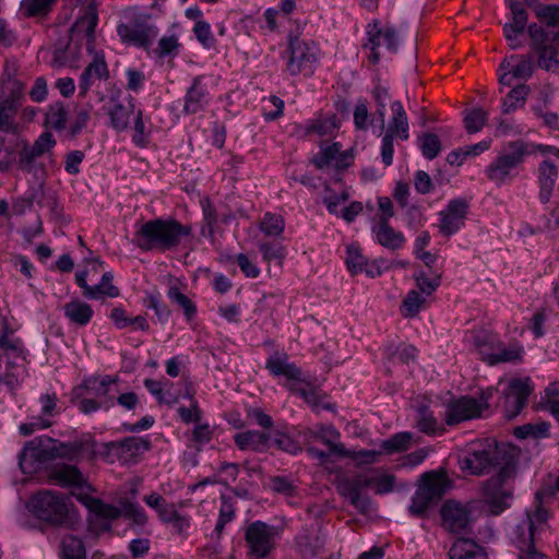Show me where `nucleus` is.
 <instances>
[{"label":"nucleus","mask_w":559,"mask_h":559,"mask_svg":"<svg viewBox=\"0 0 559 559\" xmlns=\"http://www.w3.org/2000/svg\"><path fill=\"white\" fill-rule=\"evenodd\" d=\"M462 471L471 475L489 473L492 467L498 468L497 475L489 478L484 485V502L492 515H498L511 506L513 487L510 481L516 471V461L513 453L496 443H475L472 449L459 460Z\"/></svg>","instance_id":"nucleus-1"},{"label":"nucleus","mask_w":559,"mask_h":559,"mask_svg":"<svg viewBox=\"0 0 559 559\" xmlns=\"http://www.w3.org/2000/svg\"><path fill=\"white\" fill-rule=\"evenodd\" d=\"M559 495V473L548 475L543 488L536 492V507L534 511H527L512 532V540L519 549V559H544L534 545L535 535L545 531L548 526L549 513L547 506L552 503Z\"/></svg>","instance_id":"nucleus-2"},{"label":"nucleus","mask_w":559,"mask_h":559,"mask_svg":"<svg viewBox=\"0 0 559 559\" xmlns=\"http://www.w3.org/2000/svg\"><path fill=\"white\" fill-rule=\"evenodd\" d=\"M394 486L395 477L392 474L376 469L352 477L343 476L336 483L338 493L360 513H368L371 509V500L364 492L365 489L371 487L377 495H384L393 491Z\"/></svg>","instance_id":"nucleus-3"},{"label":"nucleus","mask_w":559,"mask_h":559,"mask_svg":"<svg viewBox=\"0 0 559 559\" xmlns=\"http://www.w3.org/2000/svg\"><path fill=\"white\" fill-rule=\"evenodd\" d=\"M191 227L175 219H153L142 224L135 233L134 243L143 250H170L189 236Z\"/></svg>","instance_id":"nucleus-4"},{"label":"nucleus","mask_w":559,"mask_h":559,"mask_svg":"<svg viewBox=\"0 0 559 559\" xmlns=\"http://www.w3.org/2000/svg\"><path fill=\"white\" fill-rule=\"evenodd\" d=\"M28 507L35 516L56 525L73 526L78 521L75 510L69 508L62 496L51 491L38 492Z\"/></svg>","instance_id":"nucleus-5"},{"label":"nucleus","mask_w":559,"mask_h":559,"mask_svg":"<svg viewBox=\"0 0 559 559\" xmlns=\"http://www.w3.org/2000/svg\"><path fill=\"white\" fill-rule=\"evenodd\" d=\"M527 153V144L524 141L509 142L486 167V177L498 187L511 181L512 173L524 162Z\"/></svg>","instance_id":"nucleus-6"},{"label":"nucleus","mask_w":559,"mask_h":559,"mask_svg":"<svg viewBox=\"0 0 559 559\" xmlns=\"http://www.w3.org/2000/svg\"><path fill=\"white\" fill-rule=\"evenodd\" d=\"M532 50L536 53V64L542 70L559 73V31H546L532 23L527 26Z\"/></svg>","instance_id":"nucleus-7"},{"label":"nucleus","mask_w":559,"mask_h":559,"mask_svg":"<svg viewBox=\"0 0 559 559\" xmlns=\"http://www.w3.org/2000/svg\"><path fill=\"white\" fill-rule=\"evenodd\" d=\"M26 354L20 338H0V383L10 388L19 384L25 373Z\"/></svg>","instance_id":"nucleus-8"},{"label":"nucleus","mask_w":559,"mask_h":559,"mask_svg":"<svg viewBox=\"0 0 559 559\" xmlns=\"http://www.w3.org/2000/svg\"><path fill=\"white\" fill-rule=\"evenodd\" d=\"M281 530L262 521L251 523L245 534L249 556L252 559H263L275 548Z\"/></svg>","instance_id":"nucleus-9"},{"label":"nucleus","mask_w":559,"mask_h":559,"mask_svg":"<svg viewBox=\"0 0 559 559\" xmlns=\"http://www.w3.org/2000/svg\"><path fill=\"white\" fill-rule=\"evenodd\" d=\"M392 118L389 120L385 133L381 143V158L383 164L388 167L393 163L394 138L406 141L409 138L408 133V119L406 111L400 100L391 104Z\"/></svg>","instance_id":"nucleus-10"},{"label":"nucleus","mask_w":559,"mask_h":559,"mask_svg":"<svg viewBox=\"0 0 559 559\" xmlns=\"http://www.w3.org/2000/svg\"><path fill=\"white\" fill-rule=\"evenodd\" d=\"M492 396V389L483 392L480 400L462 396L447 404L444 420L447 425L454 426L465 420L479 417L488 408L487 401Z\"/></svg>","instance_id":"nucleus-11"},{"label":"nucleus","mask_w":559,"mask_h":559,"mask_svg":"<svg viewBox=\"0 0 559 559\" xmlns=\"http://www.w3.org/2000/svg\"><path fill=\"white\" fill-rule=\"evenodd\" d=\"M151 441L142 437H127L120 441L104 445V456L109 462L119 461L122 464H134L148 451Z\"/></svg>","instance_id":"nucleus-12"},{"label":"nucleus","mask_w":559,"mask_h":559,"mask_svg":"<svg viewBox=\"0 0 559 559\" xmlns=\"http://www.w3.org/2000/svg\"><path fill=\"white\" fill-rule=\"evenodd\" d=\"M289 58L286 70L290 75H298L302 72H311L317 62V47L307 43L297 36H289L288 40Z\"/></svg>","instance_id":"nucleus-13"},{"label":"nucleus","mask_w":559,"mask_h":559,"mask_svg":"<svg viewBox=\"0 0 559 559\" xmlns=\"http://www.w3.org/2000/svg\"><path fill=\"white\" fill-rule=\"evenodd\" d=\"M442 526L450 533H468L473 525L471 509L455 500H448L440 510Z\"/></svg>","instance_id":"nucleus-14"},{"label":"nucleus","mask_w":559,"mask_h":559,"mask_svg":"<svg viewBox=\"0 0 559 559\" xmlns=\"http://www.w3.org/2000/svg\"><path fill=\"white\" fill-rule=\"evenodd\" d=\"M87 507L97 515L109 520L123 515L132 519L139 525H143L147 520L143 509L138 503L128 500L121 501L120 507H116L90 498Z\"/></svg>","instance_id":"nucleus-15"},{"label":"nucleus","mask_w":559,"mask_h":559,"mask_svg":"<svg viewBox=\"0 0 559 559\" xmlns=\"http://www.w3.org/2000/svg\"><path fill=\"white\" fill-rule=\"evenodd\" d=\"M532 391L533 384L530 378H515L509 382L503 397L504 415L507 418L512 419L519 415Z\"/></svg>","instance_id":"nucleus-16"},{"label":"nucleus","mask_w":559,"mask_h":559,"mask_svg":"<svg viewBox=\"0 0 559 559\" xmlns=\"http://www.w3.org/2000/svg\"><path fill=\"white\" fill-rule=\"evenodd\" d=\"M534 72V63L528 55H512L504 58L499 67V83L510 86L513 80H528Z\"/></svg>","instance_id":"nucleus-17"},{"label":"nucleus","mask_w":559,"mask_h":559,"mask_svg":"<svg viewBox=\"0 0 559 559\" xmlns=\"http://www.w3.org/2000/svg\"><path fill=\"white\" fill-rule=\"evenodd\" d=\"M468 204L463 199L451 200L439 213V231L447 237L457 233L465 224Z\"/></svg>","instance_id":"nucleus-18"},{"label":"nucleus","mask_w":559,"mask_h":559,"mask_svg":"<svg viewBox=\"0 0 559 559\" xmlns=\"http://www.w3.org/2000/svg\"><path fill=\"white\" fill-rule=\"evenodd\" d=\"M51 451L40 441L34 439L24 445L19 455V465L24 474L32 475L51 461Z\"/></svg>","instance_id":"nucleus-19"},{"label":"nucleus","mask_w":559,"mask_h":559,"mask_svg":"<svg viewBox=\"0 0 559 559\" xmlns=\"http://www.w3.org/2000/svg\"><path fill=\"white\" fill-rule=\"evenodd\" d=\"M117 33L123 43H129L138 47H145L151 44L157 35V29L147 24L142 17H136L130 23L119 24Z\"/></svg>","instance_id":"nucleus-20"},{"label":"nucleus","mask_w":559,"mask_h":559,"mask_svg":"<svg viewBox=\"0 0 559 559\" xmlns=\"http://www.w3.org/2000/svg\"><path fill=\"white\" fill-rule=\"evenodd\" d=\"M353 162V155L349 151H342L340 143L321 144L320 152L313 157L312 163L319 169L347 168Z\"/></svg>","instance_id":"nucleus-21"},{"label":"nucleus","mask_w":559,"mask_h":559,"mask_svg":"<svg viewBox=\"0 0 559 559\" xmlns=\"http://www.w3.org/2000/svg\"><path fill=\"white\" fill-rule=\"evenodd\" d=\"M97 8L96 2L93 0L86 8L84 15L79 17L71 28L72 38L84 39L87 50H93V43L95 37V27L97 25Z\"/></svg>","instance_id":"nucleus-22"},{"label":"nucleus","mask_w":559,"mask_h":559,"mask_svg":"<svg viewBox=\"0 0 559 559\" xmlns=\"http://www.w3.org/2000/svg\"><path fill=\"white\" fill-rule=\"evenodd\" d=\"M87 271H80L75 274L76 284L83 288V294L90 299H99L102 297H117L119 289L112 285V274L105 272L97 285L90 286L86 283Z\"/></svg>","instance_id":"nucleus-23"},{"label":"nucleus","mask_w":559,"mask_h":559,"mask_svg":"<svg viewBox=\"0 0 559 559\" xmlns=\"http://www.w3.org/2000/svg\"><path fill=\"white\" fill-rule=\"evenodd\" d=\"M450 486L451 481L445 473L431 471L421 475L418 488L437 502L448 491Z\"/></svg>","instance_id":"nucleus-24"},{"label":"nucleus","mask_w":559,"mask_h":559,"mask_svg":"<svg viewBox=\"0 0 559 559\" xmlns=\"http://www.w3.org/2000/svg\"><path fill=\"white\" fill-rule=\"evenodd\" d=\"M450 486L451 481L445 473L431 471L421 475L418 488L437 502L448 491Z\"/></svg>","instance_id":"nucleus-25"},{"label":"nucleus","mask_w":559,"mask_h":559,"mask_svg":"<svg viewBox=\"0 0 559 559\" xmlns=\"http://www.w3.org/2000/svg\"><path fill=\"white\" fill-rule=\"evenodd\" d=\"M209 93L203 76H195L185 96L183 111L189 115L203 110L207 104Z\"/></svg>","instance_id":"nucleus-26"},{"label":"nucleus","mask_w":559,"mask_h":559,"mask_svg":"<svg viewBox=\"0 0 559 559\" xmlns=\"http://www.w3.org/2000/svg\"><path fill=\"white\" fill-rule=\"evenodd\" d=\"M557 178V166L549 159L543 160L538 166V198L542 203L550 201Z\"/></svg>","instance_id":"nucleus-27"},{"label":"nucleus","mask_w":559,"mask_h":559,"mask_svg":"<svg viewBox=\"0 0 559 559\" xmlns=\"http://www.w3.org/2000/svg\"><path fill=\"white\" fill-rule=\"evenodd\" d=\"M265 368L276 377H285L287 380H298L300 378V370L295 364L289 362L288 356L284 352H275L272 354L266 362Z\"/></svg>","instance_id":"nucleus-28"},{"label":"nucleus","mask_w":559,"mask_h":559,"mask_svg":"<svg viewBox=\"0 0 559 559\" xmlns=\"http://www.w3.org/2000/svg\"><path fill=\"white\" fill-rule=\"evenodd\" d=\"M450 559H488L485 549L471 538H457L449 550Z\"/></svg>","instance_id":"nucleus-29"},{"label":"nucleus","mask_w":559,"mask_h":559,"mask_svg":"<svg viewBox=\"0 0 559 559\" xmlns=\"http://www.w3.org/2000/svg\"><path fill=\"white\" fill-rule=\"evenodd\" d=\"M234 440L236 445L242 451L264 452L269 448L271 437L269 433L259 430H247L236 433Z\"/></svg>","instance_id":"nucleus-30"},{"label":"nucleus","mask_w":559,"mask_h":559,"mask_svg":"<svg viewBox=\"0 0 559 559\" xmlns=\"http://www.w3.org/2000/svg\"><path fill=\"white\" fill-rule=\"evenodd\" d=\"M49 478L63 487H82L85 484L82 473L74 465H56L50 471Z\"/></svg>","instance_id":"nucleus-31"},{"label":"nucleus","mask_w":559,"mask_h":559,"mask_svg":"<svg viewBox=\"0 0 559 559\" xmlns=\"http://www.w3.org/2000/svg\"><path fill=\"white\" fill-rule=\"evenodd\" d=\"M49 448L51 451V460L62 457L73 461L81 457L83 453L93 451L92 444L83 440H76L69 443H59Z\"/></svg>","instance_id":"nucleus-32"},{"label":"nucleus","mask_w":559,"mask_h":559,"mask_svg":"<svg viewBox=\"0 0 559 559\" xmlns=\"http://www.w3.org/2000/svg\"><path fill=\"white\" fill-rule=\"evenodd\" d=\"M372 231L376 235L377 241L390 250H396L405 242L404 235L394 230L389 225V222H379L377 226L372 227Z\"/></svg>","instance_id":"nucleus-33"},{"label":"nucleus","mask_w":559,"mask_h":559,"mask_svg":"<svg viewBox=\"0 0 559 559\" xmlns=\"http://www.w3.org/2000/svg\"><path fill=\"white\" fill-rule=\"evenodd\" d=\"M63 312L66 318L71 323L79 326L86 325L94 314L92 307L88 304L81 301L79 299H73L67 302L63 306Z\"/></svg>","instance_id":"nucleus-34"},{"label":"nucleus","mask_w":559,"mask_h":559,"mask_svg":"<svg viewBox=\"0 0 559 559\" xmlns=\"http://www.w3.org/2000/svg\"><path fill=\"white\" fill-rule=\"evenodd\" d=\"M144 385L159 404L174 405L180 400V395L171 391L173 384L169 381L146 379Z\"/></svg>","instance_id":"nucleus-35"},{"label":"nucleus","mask_w":559,"mask_h":559,"mask_svg":"<svg viewBox=\"0 0 559 559\" xmlns=\"http://www.w3.org/2000/svg\"><path fill=\"white\" fill-rule=\"evenodd\" d=\"M61 559H87L83 540L73 534H66L60 540Z\"/></svg>","instance_id":"nucleus-36"},{"label":"nucleus","mask_w":559,"mask_h":559,"mask_svg":"<svg viewBox=\"0 0 559 559\" xmlns=\"http://www.w3.org/2000/svg\"><path fill=\"white\" fill-rule=\"evenodd\" d=\"M442 272L439 270H418L414 273L416 286L421 294L431 295L441 284Z\"/></svg>","instance_id":"nucleus-37"},{"label":"nucleus","mask_w":559,"mask_h":559,"mask_svg":"<svg viewBox=\"0 0 559 559\" xmlns=\"http://www.w3.org/2000/svg\"><path fill=\"white\" fill-rule=\"evenodd\" d=\"M134 112L135 106L132 98L128 99L127 104L116 103L108 112L112 128L118 131L126 130L130 122V116Z\"/></svg>","instance_id":"nucleus-38"},{"label":"nucleus","mask_w":559,"mask_h":559,"mask_svg":"<svg viewBox=\"0 0 559 559\" xmlns=\"http://www.w3.org/2000/svg\"><path fill=\"white\" fill-rule=\"evenodd\" d=\"M298 551L304 559L316 558L324 546V538L319 533L313 535H300L297 538Z\"/></svg>","instance_id":"nucleus-39"},{"label":"nucleus","mask_w":559,"mask_h":559,"mask_svg":"<svg viewBox=\"0 0 559 559\" xmlns=\"http://www.w3.org/2000/svg\"><path fill=\"white\" fill-rule=\"evenodd\" d=\"M16 112V106L0 102V132L19 134L23 130V126L15 119Z\"/></svg>","instance_id":"nucleus-40"},{"label":"nucleus","mask_w":559,"mask_h":559,"mask_svg":"<svg viewBox=\"0 0 559 559\" xmlns=\"http://www.w3.org/2000/svg\"><path fill=\"white\" fill-rule=\"evenodd\" d=\"M68 117V107L61 102H56L49 105L45 115V123L56 131H61L66 128Z\"/></svg>","instance_id":"nucleus-41"},{"label":"nucleus","mask_w":559,"mask_h":559,"mask_svg":"<svg viewBox=\"0 0 559 559\" xmlns=\"http://www.w3.org/2000/svg\"><path fill=\"white\" fill-rule=\"evenodd\" d=\"M24 94V84L14 78H8L2 81L0 87V102L7 105H19V100Z\"/></svg>","instance_id":"nucleus-42"},{"label":"nucleus","mask_w":559,"mask_h":559,"mask_svg":"<svg viewBox=\"0 0 559 559\" xmlns=\"http://www.w3.org/2000/svg\"><path fill=\"white\" fill-rule=\"evenodd\" d=\"M528 92L530 87L527 85H519L512 88L502 102V112L510 114L518 108L523 107Z\"/></svg>","instance_id":"nucleus-43"},{"label":"nucleus","mask_w":559,"mask_h":559,"mask_svg":"<svg viewBox=\"0 0 559 559\" xmlns=\"http://www.w3.org/2000/svg\"><path fill=\"white\" fill-rule=\"evenodd\" d=\"M259 227L267 237H280L285 229V221L282 215L265 213L260 221Z\"/></svg>","instance_id":"nucleus-44"},{"label":"nucleus","mask_w":559,"mask_h":559,"mask_svg":"<svg viewBox=\"0 0 559 559\" xmlns=\"http://www.w3.org/2000/svg\"><path fill=\"white\" fill-rule=\"evenodd\" d=\"M115 382H116V380L108 376L104 377L102 379L90 378L83 382L82 386H80L75 390V394L78 396H80L83 394V393H81V391L86 390L87 395H90V394H94L96 396L106 395L108 392V386Z\"/></svg>","instance_id":"nucleus-45"},{"label":"nucleus","mask_w":559,"mask_h":559,"mask_svg":"<svg viewBox=\"0 0 559 559\" xmlns=\"http://www.w3.org/2000/svg\"><path fill=\"white\" fill-rule=\"evenodd\" d=\"M426 298L418 290L412 289L407 293L401 305V313L404 318H414L423 309Z\"/></svg>","instance_id":"nucleus-46"},{"label":"nucleus","mask_w":559,"mask_h":559,"mask_svg":"<svg viewBox=\"0 0 559 559\" xmlns=\"http://www.w3.org/2000/svg\"><path fill=\"white\" fill-rule=\"evenodd\" d=\"M413 435L411 432H399L390 439L383 440L380 444L383 453L393 454L405 451L409 448Z\"/></svg>","instance_id":"nucleus-47"},{"label":"nucleus","mask_w":559,"mask_h":559,"mask_svg":"<svg viewBox=\"0 0 559 559\" xmlns=\"http://www.w3.org/2000/svg\"><path fill=\"white\" fill-rule=\"evenodd\" d=\"M39 154H37L31 145L24 143L22 150L20 151L17 167L23 173L36 174L39 168L37 164V158H39Z\"/></svg>","instance_id":"nucleus-48"},{"label":"nucleus","mask_w":559,"mask_h":559,"mask_svg":"<svg viewBox=\"0 0 559 559\" xmlns=\"http://www.w3.org/2000/svg\"><path fill=\"white\" fill-rule=\"evenodd\" d=\"M337 128L335 116H326L323 118L316 119L307 124V134H317L319 136L331 135Z\"/></svg>","instance_id":"nucleus-49"},{"label":"nucleus","mask_w":559,"mask_h":559,"mask_svg":"<svg viewBox=\"0 0 559 559\" xmlns=\"http://www.w3.org/2000/svg\"><path fill=\"white\" fill-rule=\"evenodd\" d=\"M52 2L53 0H22L20 12L27 17L45 15L50 11Z\"/></svg>","instance_id":"nucleus-50"},{"label":"nucleus","mask_w":559,"mask_h":559,"mask_svg":"<svg viewBox=\"0 0 559 559\" xmlns=\"http://www.w3.org/2000/svg\"><path fill=\"white\" fill-rule=\"evenodd\" d=\"M549 432V424L543 421L538 424H525L514 428L513 435L519 439L544 438Z\"/></svg>","instance_id":"nucleus-51"},{"label":"nucleus","mask_w":559,"mask_h":559,"mask_svg":"<svg viewBox=\"0 0 559 559\" xmlns=\"http://www.w3.org/2000/svg\"><path fill=\"white\" fill-rule=\"evenodd\" d=\"M388 356L392 362L409 365L416 360L417 349L413 345L401 344L394 348L389 347Z\"/></svg>","instance_id":"nucleus-52"},{"label":"nucleus","mask_w":559,"mask_h":559,"mask_svg":"<svg viewBox=\"0 0 559 559\" xmlns=\"http://www.w3.org/2000/svg\"><path fill=\"white\" fill-rule=\"evenodd\" d=\"M496 346L497 348L493 353L490 365H496L499 362H510L521 359L522 348L518 346L504 347L498 338Z\"/></svg>","instance_id":"nucleus-53"},{"label":"nucleus","mask_w":559,"mask_h":559,"mask_svg":"<svg viewBox=\"0 0 559 559\" xmlns=\"http://www.w3.org/2000/svg\"><path fill=\"white\" fill-rule=\"evenodd\" d=\"M418 143L423 155L428 159L436 158L441 150V142L435 133L421 134L418 136Z\"/></svg>","instance_id":"nucleus-54"},{"label":"nucleus","mask_w":559,"mask_h":559,"mask_svg":"<svg viewBox=\"0 0 559 559\" xmlns=\"http://www.w3.org/2000/svg\"><path fill=\"white\" fill-rule=\"evenodd\" d=\"M436 503L430 496L425 493L423 490L417 488L415 491L412 503L409 506V512L415 516H423L426 512Z\"/></svg>","instance_id":"nucleus-55"},{"label":"nucleus","mask_w":559,"mask_h":559,"mask_svg":"<svg viewBox=\"0 0 559 559\" xmlns=\"http://www.w3.org/2000/svg\"><path fill=\"white\" fill-rule=\"evenodd\" d=\"M488 114L481 108H474L465 112L464 123L468 133H476L483 129Z\"/></svg>","instance_id":"nucleus-56"},{"label":"nucleus","mask_w":559,"mask_h":559,"mask_svg":"<svg viewBox=\"0 0 559 559\" xmlns=\"http://www.w3.org/2000/svg\"><path fill=\"white\" fill-rule=\"evenodd\" d=\"M167 296L171 301L176 302L182 308L188 320H191L195 316L197 308L194 304L185 294H182L178 287H170L168 289Z\"/></svg>","instance_id":"nucleus-57"},{"label":"nucleus","mask_w":559,"mask_h":559,"mask_svg":"<svg viewBox=\"0 0 559 559\" xmlns=\"http://www.w3.org/2000/svg\"><path fill=\"white\" fill-rule=\"evenodd\" d=\"M222 506L219 509L218 520L215 526V533L219 537L227 523L231 522L235 518V507L229 498L222 496Z\"/></svg>","instance_id":"nucleus-58"},{"label":"nucleus","mask_w":559,"mask_h":559,"mask_svg":"<svg viewBox=\"0 0 559 559\" xmlns=\"http://www.w3.org/2000/svg\"><path fill=\"white\" fill-rule=\"evenodd\" d=\"M346 265L353 275L364 272V267L367 265V259L361 254L358 247H347Z\"/></svg>","instance_id":"nucleus-59"},{"label":"nucleus","mask_w":559,"mask_h":559,"mask_svg":"<svg viewBox=\"0 0 559 559\" xmlns=\"http://www.w3.org/2000/svg\"><path fill=\"white\" fill-rule=\"evenodd\" d=\"M383 454L382 448L379 450H349L347 459L356 462L357 465L373 464L379 462L380 456Z\"/></svg>","instance_id":"nucleus-60"},{"label":"nucleus","mask_w":559,"mask_h":559,"mask_svg":"<svg viewBox=\"0 0 559 559\" xmlns=\"http://www.w3.org/2000/svg\"><path fill=\"white\" fill-rule=\"evenodd\" d=\"M438 421L431 411L421 406L417 409V427L425 433H433L437 430Z\"/></svg>","instance_id":"nucleus-61"},{"label":"nucleus","mask_w":559,"mask_h":559,"mask_svg":"<svg viewBox=\"0 0 559 559\" xmlns=\"http://www.w3.org/2000/svg\"><path fill=\"white\" fill-rule=\"evenodd\" d=\"M535 15L548 26H556L559 23V4L538 5Z\"/></svg>","instance_id":"nucleus-62"},{"label":"nucleus","mask_w":559,"mask_h":559,"mask_svg":"<svg viewBox=\"0 0 559 559\" xmlns=\"http://www.w3.org/2000/svg\"><path fill=\"white\" fill-rule=\"evenodd\" d=\"M183 397H188L191 400L190 407H180L178 409L179 416L186 424H190L192 421H199L201 416V411L199 408L198 402L193 400L192 393L190 392L189 385L186 386V393Z\"/></svg>","instance_id":"nucleus-63"},{"label":"nucleus","mask_w":559,"mask_h":559,"mask_svg":"<svg viewBox=\"0 0 559 559\" xmlns=\"http://www.w3.org/2000/svg\"><path fill=\"white\" fill-rule=\"evenodd\" d=\"M134 135H133V142L135 145L140 147L146 146L148 142L150 131L145 128L144 121H143V112L142 110H136L134 116Z\"/></svg>","instance_id":"nucleus-64"}]
</instances>
